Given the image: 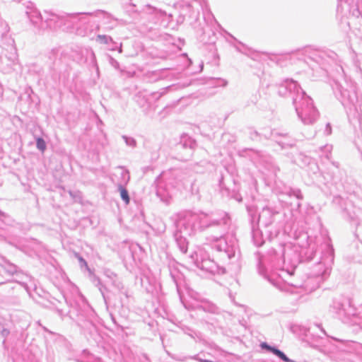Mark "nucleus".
<instances>
[{
	"label": "nucleus",
	"instance_id": "nucleus-1",
	"mask_svg": "<svg viewBox=\"0 0 362 362\" xmlns=\"http://www.w3.org/2000/svg\"><path fill=\"white\" fill-rule=\"evenodd\" d=\"M272 353L279 356L285 362H290V359L280 350L275 348V349H272Z\"/></svg>",
	"mask_w": 362,
	"mask_h": 362
},
{
	"label": "nucleus",
	"instance_id": "nucleus-4",
	"mask_svg": "<svg viewBox=\"0 0 362 362\" xmlns=\"http://www.w3.org/2000/svg\"><path fill=\"white\" fill-rule=\"evenodd\" d=\"M37 148H39L42 151H44L45 150V148H46V144H45V141L42 139L38 138L37 139Z\"/></svg>",
	"mask_w": 362,
	"mask_h": 362
},
{
	"label": "nucleus",
	"instance_id": "nucleus-2",
	"mask_svg": "<svg viewBox=\"0 0 362 362\" xmlns=\"http://www.w3.org/2000/svg\"><path fill=\"white\" fill-rule=\"evenodd\" d=\"M272 353L279 356L285 362H290V359L280 350L275 348V349H272Z\"/></svg>",
	"mask_w": 362,
	"mask_h": 362
},
{
	"label": "nucleus",
	"instance_id": "nucleus-3",
	"mask_svg": "<svg viewBox=\"0 0 362 362\" xmlns=\"http://www.w3.org/2000/svg\"><path fill=\"white\" fill-rule=\"evenodd\" d=\"M119 192H120V195H121L122 199L127 204H128L129 202V197L128 192L127 191V189L122 187H119Z\"/></svg>",
	"mask_w": 362,
	"mask_h": 362
},
{
	"label": "nucleus",
	"instance_id": "nucleus-6",
	"mask_svg": "<svg viewBox=\"0 0 362 362\" xmlns=\"http://www.w3.org/2000/svg\"><path fill=\"white\" fill-rule=\"evenodd\" d=\"M98 38L102 40H106V37L105 35H99Z\"/></svg>",
	"mask_w": 362,
	"mask_h": 362
},
{
	"label": "nucleus",
	"instance_id": "nucleus-5",
	"mask_svg": "<svg viewBox=\"0 0 362 362\" xmlns=\"http://www.w3.org/2000/svg\"><path fill=\"white\" fill-rule=\"evenodd\" d=\"M262 346L263 348L267 349V350H269V351H272V349H275V348H274V347H272V346H270L267 345V344H265V343L262 344Z\"/></svg>",
	"mask_w": 362,
	"mask_h": 362
}]
</instances>
